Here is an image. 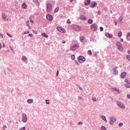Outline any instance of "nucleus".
Listing matches in <instances>:
<instances>
[{
    "label": "nucleus",
    "instance_id": "1",
    "mask_svg": "<svg viewBox=\"0 0 130 130\" xmlns=\"http://www.w3.org/2000/svg\"><path fill=\"white\" fill-rule=\"evenodd\" d=\"M116 105L118 107L121 108V109H124V108H125V105H124V104L122 103L121 102L117 101Z\"/></svg>",
    "mask_w": 130,
    "mask_h": 130
},
{
    "label": "nucleus",
    "instance_id": "2",
    "mask_svg": "<svg viewBox=\"0 0 130 130\" xmlns=\"http://www.w3.org/2000/svg\"><path fill=\"white\" fill-rule=\"evenodd\" d=\"M77 59L80 63H83L84 61H86V58L84 56H79L77 58Z\"/></svg>",
    "mask_w": 130,
    "mask_h": 130
},
{
    "label": "nucleus",
    "instance_id": "3",
    "mask_svg": "<svg viewBox=\"0 0 130 130\" xmlns=\"http://www.w3.org/2000/svg\"><path fill=\"white\" fill-rule=\"evenodd\" d=\"M79 47H80V46L79 45V44H74L71 46L70 50L71 51H75L76 49H78V48H79Z\"/></svg>",
    "mask_w": 130,
    "mask_h": 130
},
{
    "label": "nucleus",
    "instance_id": "4",
    "mask_svg": "<svg viewBox=\"0 0 130 130\" xmlns=\"http://www.w3.org/2000/svg\"><path fill=\"white\" fill-rule=\"evenodd\" d=\"M72 28L75 30V31H80V29H81V26L77 25V24H72Z\"/></svg>",
    "mask_w": 130,
    "mask_h": 130
},
{
    "label": "nucleus",
    "instance_id": "5",
    "mask_svg": "<svg viewBox=\"0 0 130 130\" xmlns=\"http://www.w3.org/2000/svg\"><path fill=\"white\" fill-rule=\"evenodd\" d=\"M46 11L47 12H51L52 11V5L50 3H48L46 5Z\"/></svg>",
    "mask_w": 130,
    "mask_h": 130
},
{
    "label": "nucleus",
    "instance_id": "6",
    "mask_svg": "<svg viewBox=\"0 0 130 130\" xmlns=\"http://www.w3.org/2000/svg\"><path fill=\"white\" fill-rule=\"evenodd\" d=\"M116 46L119 50H120L121 51L123 50V48H122V44H121L120 42H117L116 43Z\"/></svg>",
    "mask_w": 130,
    "mask_h": 130
},
{
    "label": "nucleus",
    "instance_id": "7",
    "mask_svg": "<svg viewBox=\"0 0 130 130\" xmlns=\"http://www.w3.org/2000/svg\"><path fill=\"white\" fill-rule=\"evenodd\" d=\"M90 29H91L92 31H96L97 29H98V25L95 23H93L90 26Z\"/></svg>",
    "mask_w": 130,
    "mask_h": 130
},
{
    "label": "nucleus",
    "instance_id": "8",
    "mask_svg": "<svg viewBox=\"0 0 130 130\" xmlns=\"http://www.w3.org/2000/svg\"><path fill=\"white\" fill-rule=\"evenodd\" d=\"M22 120L23 122H27V120H28V118L27 117V115H26V114L23 113L22 114Z\"/></svg>",
    "mask_w": 130,
    "mask_h": 130
},
{
    "label": "nucleus",
    "instance_id": "9",
    "mask_svg": "<svg viewBox=\"0 0 130 130\" xmlns=\"http://www.w3.org/2000/svg\"><path fill=\"white\" fill-rule=\"evenodd\" d=\"M57 30H58V31H59L61 33H65L66 32V29H64V28H63L61 27L58 26L57 27Z\"/></svg>",
    "mask_w": 130,
    "mask_h": 130
},
{
    "label": "nucleus",
    "instance_id": "10",
    "mask_svg": "<svg viewBox=\"0 0 130 130\" xmlns=\"http://www.w3.org/2000/svg\"><path fill=\"white\" fill-rule=\"evenodd\" d=\"M115 121H116V118L114 117H111V119H110V124H113V123H114Z\"/></svg>",
    "mask_w": 130,
    "mask_h": 130
},
{
    "label": "nucleus",
    "instance_id": "11",
    "mask_svg": "<svg viewBox=\"0 0 130 130\" xmlns=\"http://www.w3.org/2000/svg\"><path fill=\"white\" fill-rule=\"evenodd\" d=\"M46 19L48 21H52V20H53V17L51 15L48 14L46 16Z\"/></svg>",
    "mask_w": 130,
    "mask_h": 130
},
{
    "label": "nucleus",
    "instance_id": "12",
    "mask_svg": "<svg viewBox=\"0 0 130 130\" xmlns=\"http://www.w3.org/2000/svg\"><path fill=\"white\" fill-rule=\"evenodd\" d=\"M22 58L23 61H24L25 63H28V59L27 58V57H26L25 56H22Z\"/></svg>",
    "mask_w": 130,
    "mask_h": 130
},
{
    "label": "nucleus",
    "instance_id": "13",
    "mask_svg": "<svg viewBox=\"0 0 130 130\" xmlns=\"http://www.w3.org/2000/svg\"><path fill=\"white\" fill-rule=\"evenodd\" d=\"M2 18L3 19L4 21H7V15H6V13H2Z\"/></svg>",
    "mask_w": 130,
    "mask_h": 130
},
{
    "label": "nucleus",
    "instance_id": "14",
    "mask_svg": "<svg viewBox=\"0 0 130 130\" xmlns=\"http://www.w3.org/2000/svg\"><path fill=\"white\" fill-rule=\"evenodd\" d=\"M32 2L35 4L37 7H39L40 6V3L38 0H33Z\"/></svg>",
    "mask_w": 130,
    "mask_h": 130
},
{
    "label": "nucleus",
    "instance_id": "15",
    "mask_svg": "<svg viewBox=\"0 0 130 130\" xmlns=\"http://www.w3.org/2000/svg\"><path fill=\"white\" fill-rule=\"evenodd\" d=\"M126 76V72H124L121 73L120 74V77L122 79L125 78Z\"/></svg>",
    "mask_w": 130,
    "mask_h": 130
},
{
    "label": "nucleus",
    "instance_id": "16",
    "mask_svg": "<svg viewBox=\"0 0 130 130\" xmlns=\"http://www.w3.org/2000/svg\"><path fill=\"white\" fill-rule=\"evenodd\" d=\"M90 4H91V0H86L84 2V5L85 6H89V5H90Z\"/></svg>",
    "mask_w": 130,
    "mask_h": 130
},
{
    "label": "nucleus",
    "instance_id": "17",
    "mask_svg": "<svg viewBox=\"0 0 130 130\" xmlns=\"http://www.w3.org/2000/svg\"><path fill=\"white\" fill-rule=\"evenodd\" d=\"M80 19L83 21H87V17L84 15H80Z\"/></svg>",
    "mask_w": 130,
    "mask_h": 130
},
{
    "label": "nucleus",
    "instance_id": "18",
    "mask_svg": "<svg viewBox=\"0 0 130 130\" xmlns=\"http://www.w3.org/2000/svg\"><path fill=\"white\" fill-rule=\"evenodd\" d=\"M97 6V3L96 2H93V3H91L90 5V8H95Z\"/></svg>",
    "mask_w": 130,
    "mask_h": 130
},
{
    "label": "nucleus",
    "instance_id": "19",
    "mask_svg": "<svg viewBox=\"0 0 130 130\" xmlns=\"http://www.w3.org/2000/svg\"><path fill=\"white\" fill-rule=\"evenodd\" d=\"M105 36L108 38H112V35L110 34L109 33L106 34Z\"/></svg>",
    "mask_w": 130,
    "mask_h": 130
},
{
    "label": "nucleus",
    "instance_id": "20",
    "mask_svg": "<svg viewBox=\"0 0 130 130\" xmlns=\"http://www.w3.org/2000/svg\"><path fill=\"white\" fill-rule=\"evenodd\" d=\"M113 73L114 75H118V70L117 69H113Z\"/></svg>",
    "mask_w": 130,
    "mask_h": 130
},
{
    "label": "nucleus",
    "instance_id": "21",
    "mask_svg": "<svg viewBox=\"0 0 130 130\" xmlns=\"http://www.w3.org/2000/svg\"><path fill=\"white\" fill-rule=\"evenodd\" d=\"M27 102L28 104H31V103H33V99H28Z\"/></svg>",
    "mask_w": 130,
    "mask_h": 130
},
{
    "label": "nucleus",
    "instance_id": "22",
    "mask_svg": "<svg viewBox=\"0 0 130 130\" xmlns=\"http://www.w3.org/2000/svg\"><path fill=\"white\" fill-rule=\"evenodd\" d=\"M79 39H80L81 42H84V39H85V37L81 36V37H80Z\"/></svg>",
    "mask_w": 130,
    "mask_h": 130
},
{
    "label": "nucleus",
    "instance_id": "23",
    "mask_svg": "<svg viewBox=\"0 0 130 130\" xmlns=\"http://www.w3.org/2000/svg\"><path fill=\"white\" fill-rule=\"evenodd\" d=\"M42 37H45V38H48V36L45 33L42 34Z\"/></svg>",
    "mask_w": 130,
    "mask_h": 130
},
{
    "label": "nucleus",
    "instance_id": "24",
    "mask_svg": "<svg viewBox=\"0 0 130 130\" xmlns=\"http://www.w3.org/2000/svg\"><path fill=\"white\" fill-rule=\"evenodd\" d=\"M23 9H27V5H26V3H24L22 4V6Z\"/></svg>",
    "mask_w": 130,
    "mask_h": 130
},
{
    "label": "nucleus",
    "instance_id": "25",
    "mask_svg": "<svg viewBox=\"0 0 130 130\" xmlns=\"http://www.w3.org/2000/svg\"><path fill=\"white\" fill-rule=\"evenodd\" d=\"M58 11H59V8L57 7V8H56L54 9V12L56 13H57V12H58Z\"/></svg>",
    "mask_w": 130,
    "mask_h": 130
},
{
    "label": "nucleus",
    "instance_id": "26",
    "mask_svg": "<svg viewBox=\"0 0 130 130\" xmlns=\"http://www.w3.org/2000/svg\"><path fill=\"white\" fill-rule=\"evenodd\" d=\"M116 87H112L111 88V91H112L113 92H116Z\"/></svg>",
    "mask_w": 130,
    "mask_h": 130
},
{
    "label": "nucleus",
    "instance_id": "27",
    "mask_svg": "<svg viewBox=\"0 0 130 130\" xmlns=\"http://www.w3.org/2000/svg\"><path fill=\"white\" fill-rule=\"evenodd\" d=\"M128 37H130V32H128L126 36V39L127 40H128V41H129V39H128Z\"/></svg>",
    "mask_w": 130,
    "mask_h": 130
},
{
    "label": "nucleus",
    "instance_id": "28",
    "mask_svg": "<svg viewBox=\"0 0 130 130\" xmlns=\"http://www.w3.org/2000/svg\"><path fill=\"white\" fill-rule=\"evenodd\" d=\"M124 86L126 88H130V83H128L127 84H125Z\"/></svg>",
    "mask_w": 130,
    "mask_h": 130
},
{
    "label": "nucleus",
    "instance_id": "29",
    "mask_svg": "<svg viewBox=\"0 0 130 130\" xmlns=\"http://www.w3.org/2000/svg\"><path fill=\"white\" fill-rule=\"evenodd\" d=\"M88 24H92L93 23V19H90L88 20Z\"/></svg>",
    "mask_w": 130,
    "mask_h": 130
},
{
    "label": "nucleus",
    "instance_id": "30",
    "mask_svg": "<svg viewBox=\"0 0 130 130\" xmlns=\"http://www.w3.org/2000/svg\"><path fill=\"white\" fill-rule=\"evenodd\" d=\"M122 20H123V17H122V16H120L119 17V21L120 23H121V22L122 21Z\"/></svg>",
    "mask_w": 130,
    "mask_h": 130
},
{
    "label": "nucleus",
    "instance_id": "31",
    "mask_svg": "<svg viewBox=\"0 0 130 130\" xmlns=\"http://www.w3.org/2000/svg\"><path fill=\"white\" fill-rule=\"evenodd\" d=\"M87 54H88V55H92V51H91V50H88Z\"/></svg>",
    "mask_w": 130,
    "mask_h": 130
},
{
    "label": "nucleus",
    "instance_id": "32",
    "mask_svg": "<svg viewBox=\"0 0 130 130\" xmlns=\"http://www.w3.org/2000/svg\"><path fill=\"white\" fill-rule=\"evenodd\" d=\"M70 3H72V4H77V1L76 0H70Z\"/></svg>",
    "mask_w": 130,
    "mask_h": 130
},
{
    "label": "nucleus",
    "instance_id": "33",
    "mask_svg": "<svg viewBox=\"0 0 130 130\" xmlns=\"http://www.w3.org/2000/svg\"><path fill=\"white\" fill-rule=\"evenodd\" d=\"M122 35V32L121 31H119L118 33V37H120Z\"/></svg>",
    "mask_w": 130,
    "mask_h": 130
},
{
    "label": "nucleus",
    "instance_id": "34",
    "mask_svg": "<svg viewBox=\"0 0 130 130\" xmlns=\"http://www.w3.org/2000/svg\"><path fill=\"white\" fill-rule=\"evenodd\" d=\"M101 118H102L103 120H104L106 118V117H105V116L104 115H101Z\"/></svg>",
    "mask_w": 130,
    "mask_h": 130
},
{
    "label": "nucleus",
    "instance_id": "35",
    "mask_svg": "<svg viewBox=\"0 0 130 130\" xmlns=\"http://www.w3.org/2000/svg\"><path fill=\"white\" fill-rule=\"evenodd\" d=\"M116 92H117V93H118V94H120L121 92H120V90H119V89H116Z\"/></svg>",
    "mask_w": 130,
    "mask_h": 130
},
{
    "label": "nucleus",
    "instance_id": "36",
    "mask_svg": "<svg viewBox=\"0 0 130 130\" xmlns=\"http://www.w3.org/2000/svg\"><path fill=\"white\" fill-rule=\"evenodd\" d=\"M101 129L102 130H107V129H106V127H105V126H103L101 127Z\"/></svg>",
    "mask_w": 130,
    "mask_h": 130
},
{
    "label": "nucleus",
    "instance_id": "37",
    "mask_svg": "<svg viewBox=\"0 0 130 130\" xmlns=\"http://www.w3.org/2000/svg\"><path fill=\"white\" fill-rule=\"evenodd\" d=\"M71 58L73 60H75V55H72L71 56Z\"/></svg>",
    "mask_w": 130,
    "mask_h": 130
},
{
    "label": "nucleus",
    "instance_id": "38",
    "mask_svg": "<svg viewBox=\"0 0 130 130\" xmlns=\"http://www.w3.org/2000/svg\"><path fill=\"white\" fill-rule=\"evenodd\" d=\"M29 33H30V31H29V30H26L24 31V34H29Z\"/></svg>",
    "mask_w": 130,
    "mask_h": 130
},
{
    "label": "nucleus",
    "instance_id": "39",
    "mask_svg": "<svg viewBox=\"0 0 130 130\" xmlns=\"http://www.w3.org/2000/svg\"><path fill=\"white\" fill-rule=\"evenodd\" d=\"M7 35L8 36H9V37H10V38H12L13 37V36H12V35L10 34V33L7 32Z\"/></svg>",
    "mask_w": 130,
    "mask_h": 130
},
{
    "label": "nucleus",
    "instance_id": "40",
    "mask_svg": "<svg viewBox=\"0 0 130 130\" xmlns=\"http://www.w3.org/2000/svg\"><path fill=\"white\" fill-rule=\"evenodd\" d=\"M126 58H127V59H128V60H129L130 61V55H127L126 56Z\"/></svg>",
    "mask_w": 130,
    "mask_h": 130
},
{
    "label": "nucleus",
    "instance_id": "41",
    "mask_svg": "<svg viewBox=\"0 0 130 130\" xmlns=\"http://www.w3.org/2000/svg\"><path fill=\"white\" fill-rule=\"evenodd\" d=\"M122 125H123V122H121V123H119V124H118V126H122Z\"/></svg>",
    "mask_w": 130,
    "mask_h": 130
},
{
    "label": "nucleus",
    "instance_id": "42",
    "mask_svg": "<svg viewBox=\"0 0 130 130\" xmlns=\"http://www.w3.org/2000/svg\"><path fill=\"white\" fill-rule=\"evenodd\" d=\"M74 62L75 64H77V66H79V62H78L77 60H75Z\"/></svg>",
    "mask_w": 130,
    "mask_h": 130
},
{
    "label": "nucleus",
    "instance_id": "43",
    "mask_svg": "<svg viewBox=\"0 0 130 130\" xmlns=\"http://www.w3.org/2000/svg\"><path fill=\"white\" fill-rule=\"evenodd\" d=\"M19 130H26V127H22Z\"/></svg>",
    "mask_w": 130,
    "mask_h": 130
},
{
    "label": "nucleus",
    "instance_id": "44",
    "mask_svg": "<svg viewBox=\"0 0 130 130\" xmlns=\"http://www.w3.org/2000/svg\"><path fill=\"white\" fill-rule=\"evenodd\" d=\"M103 27H102V26H101L100 27V31H101V32H102V31H103Z\"/></svg>",
    "mask_w": 130,
    "mask_h": 130
},
{
    "label": "nucleus",
    "instance_id": "45",
    "mask_svg": "<svg viewBox=\"0 0 130 130\" xmlns=\"http://www.w3.org/2000/svg\"><path fill=\"white\" fill-rule=\"evenodd\" d=\"M32 32H33V33H34L35 34H37L38 32L36 30H32Z\"/></svg>",
    "mask_w": 130,
    "mask_h": 130
},
{
    "label": "nucleus",
    "instance_id": "46",
    "mask_svg": "<svg viewBox=\"0 0 130 130\" xmlns=\"http://www.w3.org/2000/svg\"><path fill=\"white\" fill-rule=\"evenodd\" d=\"M92 101L93 102H96V98L94 97L92 98Z\"/></svg>",
    "mask_w": 130,
    "mask_h": 130
},
{
    "label": "nucleus",
    "instance_id": "47",
    "mask_svg": "<svg viewBox=\"0 0 130 130\" xmlns=\"http://www.w3.org/2000/svg\"><path fill=\"white\" fill-rule=\"evenodd\" d=\"M78 87L81 91H83V88H82V87H81V86L78 85Z\"/></svg>",
    "mask_w": 130,
    "mask_h": 130
},
{
    "label": "nucleus",
    "instance_id": "48",
    "mask_svg": "<svg viewBox=\"0 0 130 130\" xmlns=\"http://www.w3.org/2000/svg\"><path fill=\"white\" fill-rule=\"evenodd\" d=\"M78 100H83V97H82V96H79V97H78Z\"/></svg>",
    "mask_w": 130,
    "mask_h": 130
},
{
    "label": "nucleus",
    "instance_id": "49",
    "mask_svg": "<svg viewBox=\"0 0 130 130\" xmlns=\"http://www.w3.org/2000/svg\"><path fill=\"white\" fill-rule=\"evenodd\" d=\"M59 74V71H58V70H57V72H56V76H58Z\"/></svg>",
    "mask_w": 130,
    "mask_h": 130
},
{
    "label": "nucleus",
    "instance_id": "50",
    "mask_svg": "<svg viewBox=\"0 0 130 130\" xmlns=\"http://www.w3.org/2000/svg\"><path fill=\"white\" fill-rule=\"evenodd\" d=\"M26 26L29 29H31V26L30 25V24H27Z\"/></svg>",
    "mask_w": 130,
    "mask_h": 130
},
{
    "label": "nucleus",
    "instance_id": "51",
    "mask_svg": "<svg viewBox=\"0 0 130 130\" xmlns=\"http://www.w3.org/2000/svg\"><path fill=\"white\" fill-rule=\"evenodd\" d=\"M29 19L30 20V23H34V21H33V20L31 19V18H29Z\"/></svg>",
    "mask_w": 130,
    "mask_h": 130
},
{
    "label": "nucleus",
    "instance_id": "52",
    "mask_svg": "<svg viewBox=\"0 0 130 130\" xmlns=\"http://www.w3.org/2000/svg\"><path fill=\"white\" fill-rule=\"evenodd\" d=\"M78 124H79V125H82V124H83V122H78Z\"/></svg>",
    "mask_w": 130,
    "mask_h": 130
},
{
    "label": "nucleus",
    "instance_id": "53",
    "mask_svg": "<svg viewBox=\"0 0 130 130\" xmlns=\"http://www.w3.org/2000/svg\"><path fill=\"white\" fill-rule=\"evenodd\" d=\"M67 23H68V24H71V20H70V19H68V20H67Z\"/></svg>",
    "mask_w": 130,
    "mask_h": 130
},
{
    "label": "nucleus",
    "instance_id": "54",
    "mask_svg": "<svg viewBox=\"0 0 130 130\" xmlns=\"http://www.w3.org/2000/svg\"><path fill=\"white\" fill-rule=\"evenodd\" d=\"M28 36H30V37H33V35H32L31 34H29Z\"/></svg>",
    "mask_w": 130,
    "mask_h": 130
},
{
    "label": "nucleus",
    "instance_id": "55",
    "mask_svg": "<svg viewBox=\"0 0 130 130\" xmlns=\"http://www.w3.org/2000/svg\"><path fill=\"white\" fill-rule=\"evenodd\" d=\"M10 49L13 51H14V49H13V48L11 46H10Z\"/></svg>",
    "mask_w": 130,
    "mask_h": 130
},
{
    "label": "nucleus",
    "instance_id": "56",
    "mask_svg": "<svg viewBox=\"0 0 130 130\" xmlns=\"http://www.w3.org/2000/svg\"><path fill=\"white\" fill-rule=\"evenodd\" d=\"M47 101H49L46 100V104H50V103H49V102H47Z\"/></svg>",
    "mask_w": 130,
    "mask_h": 130
},
{
    "label": "nucleus",
    "instance_id": "57",
    "mask_svg": "<svg viewBox=\"0 0 130 130\" xmlns=\"http://www.w3.org/2000/svg\"><path fill=\"white\" fill-rule=\"evenodd\" d=\"M101 14V12L100 11H99L98 12V15H100Z\"/></svg>",
    "mask_w": 130,
    "mask_h": 130
},
{
    "label": "nucleus",
    "instance_id": "58",
    "mask_svg": "<svg viewBox=\"0 0 130 130\" xmlns=\"http://www.w3.org/2000/svg\"><path fill=\"white\" fill-rule=\"evenodd\" d=\"M29 25V20H27V21H26V25Z\"/></svg>",
    "mask_w": 130,
    "mask_h": 130
},
{
    "label": "nucleus",
    "instance_id": "59",
    "mask_svg": "<svg viewBox=\"0 0 130 130\" xmlns=\"http://www.w3.org/2000/svg\"><path fill=\"white\" fill-rule=\"evenodd\" d=\"M127 98L130 99V94H127Z\"/></svg>",
    "mask_w": 130,
    "mask_h": 130
},
{
    "label": "nucleus",
    "instance_id": "60",
    "mask_svg": "<svg viewBox=\"0 0 130 130\" xmlns=\"http://www.w3.org/2000/svg\"><path fill=\"white\" fill-rule=\"evenodd\" d=\"M125 83H128V80L127 79L125 80Z\"/></svg>",
    "mask_w": 130,
    "mask_h": 130
},
{
    "label": "nucleus",
    "instance_id": "61",
    "mask_svg": "<svg viewBox=\"0 0 130 130\" xmlns=\"http://www.w3.org/2000/svg\"><path fill=\"white\" fill-rule=\"evenodd\" d=\"M127 53L128 54H130V50H128V51H127Z\"/></svg>",
    "mask_w": 130,
    "mask_h": 130
},
{
    "label": "nucleus",
    "instance_id": "62",
    "mask_svg": "<svg viewBox=\"0 0 130 130\" xmlns=\"http://www.w3.org/2000/svg\"><path fill=\"white\" fill-rule=\"evenodd\" d=\"M62 43L63 44H64L65 43H66V41H62Z\"/></svg>",
    "mask_w": 130,
    "mask_h": 130
},
{
    "label": "nucleus",
    "instance_id": "63",
    "mask_svg": "<svg viewBox=\"0 0 130 130\" xmlns=\"http://www.w3.org/2000/svg\"><path fill=\"white\" fill-rule=\"evenodd\" d=\"M121 42H123V39H120Z\"/></svg>",
    "mask_w": 130,
    "mask_h": 130
},
{
    "label": "nucleus",
    "instance_id": "64",
    "mask_svg": "<svg viewBox=\"0 0 130 130\" xmlns=\"http://www.w3.org/2000/svg\"><path fill=\"white\" fill-rule=\"evenodd\" d=\"M104 120V121H105L106 123H107V120L106 118Z\"/></svg>",
    "mask_w": 130,
    "mask_h": 130
}]
</instances>
